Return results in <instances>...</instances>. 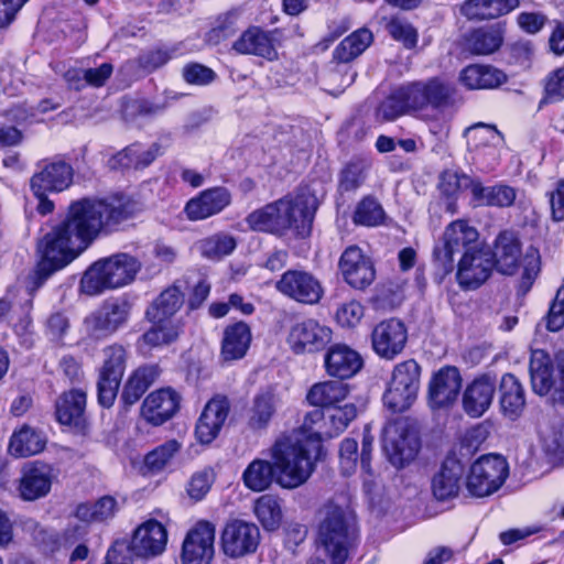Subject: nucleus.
<instances>
[{"label": "nucleus", "mask_w": 564, "mask_h": 564, "mask_svg": "<svg viewBox=\"0 0 564 564\" xmlns=\"http://www.w3.org/2000/svg\"><path fill=\"white\" fill-rule=\"evenodd\" d=\"M52 482V466L36 460L26 464L22 468L17 491L22 500L35 501L48 495Z\"/></svg>", "instance_id": "nucleus-19"}, {"label": "nucleus", "mask_w": 564, "mask_h": 564, "mask_svg": "<svg viewBox=\"0 0 564 564\" xmlns=\"http://www.w3.org/2000/svg\"><path fill=\"white\" fill-rule=\"evenodd\" d=\"M119 506L111 496H104L94 503L77 506L75 517L82 522H102L115 517Z\"/></svg>", "instance_id": "nucleus-49"}, {"label": "nucleus", "mask_w": 564, "mask_h": 564, "mask_svg": "<svg viewBox=\"0 0 564 564\" xmlns=\"http://www.w3.org/2000/svg\"><path fill=\"white\" fill-rule=\"evenodd\" d=\"M459 80L468 89H494L507 82V75L491 65L471 64L460 72Z\"/></svg>", "instance_id": "nucleus-34"}, {"label": "nucleus", "mask_w": 564, "mask_h": 564, "mask_svg": "<svg viewBox=\"0 0 564 564\" xmlns=\"http://www.w3.org/2000/svg\"><path fill=\"white\" fill-rule=\"evenodd\" d=\"M251 338L250 327L246 323L238 322L228 325L223 334L221 358L225 361H234L243 358L250 347Z\"/></svg>", "instance_id": "nucleus-31"}, {"label": "nucleus", "mask_w": 564, "mask_h": 564, "mask_svg": "<svg viewBox=\"0 0 564 564\" xmlns=\"http://www.w3.org/2000/svg\"><path fill=\"white\" fill-rule=\"evenodd\" d=\"M338 268L344 281L357 290H365L376 279L371 259L357 246H349L344 250Z\"/></svg>", "instance_id": "nucleus-18"}, {"label": "nucleus", "mask_w": 564, "mask_h": 564, "mask_svg": "<svg viewBox=\"0 0 564 564\" xmlns=\"http://www.w3.org/2000/svg\"><path fill=\"white\" fill-rule=\"evenodd\" d=\"M357 416V408L354 403H346L343 406H332L325 412L314 410L305 416L304 427L310 432L325 434L333 437L341 433L349 423Z\"/></svg>", "instance_id": "nucleus-17"}, {"label": "nucleus", "mask_w": 564, "mask_h": 564, "mask_svg": "<svg viewBox=\"0 0 564 564\" xmlns=\"http://www.w3.org/2000/svg\"><path fill=\"white\" fill-rule=\"evenodd\" d=\"M412 108L417 110L431 107L442 109L453 105L456 94L455 85L444 78L433 77L427 80L409 83Z\"/></svg>", "instance_id": "nucleus-14"}, {"label": "nucleus", "mask_w": 564, "mask_h": 564, "mask_svg": "<svg viewBox=\"0 0 564 564\" xmlns=\"http://www.w3.org/2000/svg\"><path fill=\"white\" fill-rule=\"evenodd\" d=\"M137 212V204L131 199L83 198L73 202L65 218L39 245L41 260L29 276L30 290L40 289L53 273L74 261L99 236L118 230Z\"/></svg>", "instance_id": "nucleus-1"}, {"label": "nucleus", "mask_w": 564, "mask_h": 564, "mask_svg": "<svg viewBox=\"0 0 564 564\" xmlns=\"http://www.w3.org/2000/svg\"><path fill=\"white\" fill-rule=\"evenodd\" d=\"M369 163L365 160L349 162L340 172L338 191L354 192L365 182Z\"/></svg>", "instance_id": "nucleus-57"}, {"label": "nucleus", "mask_w": 564, "mask_h": 564, "mask_svg": "<svg viewBox=\"0 0 564 564\" xmlns=\"http://www.w3.org/2000/svg\"><path fill=\"white\" fill-rule=\"evenodd\" d=\"M104 361L97 381L98 401L109 408L117 397L126 370L127 350L121 345H110L102 350Z\"/></svg>", "instance_id": "nucleus-10"}, {"label": "nucleus", "mask_w": 564, "mask_h": 564, "mask_svg": "<svg viewBox=\"0 0 564 564\" xmlns=\"http://www.w3.org/2000/svg\"><path fill=\"white\" fill-rule=\"evenodd\" d=\"M525 406L524 390L520 381L511 373L502 376L500 381V408L505 416L518 419Z\"/></svg>", "instance_id": "nucleus-38"}, {"label": "nucleus", "mask_w": 564, "mask_h": 564, "mask_svg": "<svg viewBox=\"0 0 564 564\" xmlns=\"http://www.w3.org/2000/svg\"><path fill=\"white\" fill-rule=\"evenodd\" d=\"M215 525L198 521L186 534L182 545L183 564H210L215 553Z\"/></svg>", "instance_id": "nucleus-15"}, {"label": "nucleus", "mask_w": 564, "mask_h": 564, "mask_svg": "<svg viewBox=\"0 0 564 564\" xmlns=\"http://www.w3.org/2000/svg\"><path fill=\"white\" fill-rule=\"evenodd\" d=\"M477 180L455 170H446L440 176L438 188L448 197L455 196L464 189H469L473 194Z\"/></svg>", "instance_id": "nucleus-56"}, {"label": "nucleus", "mask_w": 564, "mask_h": 564, "mask_svg": "<svg viewBox=\"0 0 564 564\" xmlns=\"http://www.w3.org/2000/svg\"><path fill=\"white\" fill-rule=\"evenodd\" d=\"M496 393V380L484 375L475 378L463 393V410L470 417H480L490 408Z\"/></svg>", "instance_id": "nucleus-24"}, {"label": "nucleus", "mask_w": 564, "mask_h": 564, "mask_svg": "<svg viewBox=\"0 0 564 564\" xmlns=\"http://www.w3.org/2000/svg\"><path fill=\"white\" fill-rule=\"evenodd\" d=\"M275 477L274 462L256 458L248 464L242 473L241 479L249 490L261 492L267 490Z\"/></svg>", "instance_id": "nucleus-46"}, {"label": "nucleus", "mask_w": 564, "mask_h": 564, "mask_svg": "<svg viewBox=\"0 0 564 564\" xmlns=\"http://www.w3.org/2000/svg\"><path fill=\"white\" fill-rule=\"evenodd\" d=\"M386 30L390 36L403 44L405 48H413L417 44L416 29L405 19L392 17L386 22Z\"/></svg>", "instance_id": "nucleus-59"}, {"label": "nucleus", "mask_w": 564, "mask_h": 564, "mask_svg": "<svg viewBox=\"0 0 564 564\" xmlns=\"http://www.w3.org/2000/svg\"><path fill=\"white\" fill-rule=\"evenodd\" d=\"M276 398L273 392L262 391L257 393L248 410V427L253 432L267 430L276 412Z\"/></svg>", "instance_id": "nucleus-41"}, {"label": "nucleus", "mask_w": 564, "mask_h": 564, "mask_svg": "<svg viewBox=\"0 0 564 564\" xmlns=\"http://www.w3.org/2000/svg\"><path fill=\"white\" fill-rule=\"evenodd\" d=\"M83 329L85 335L91 340H101L116 333L98 310L85 317Z\"/></svg>", "instance_id": "nucleus-62"}, {"label": "nucleus", "mask_w": 564, "mask_h": 564, "mask_svg": "<svg viewBox=\"0 0 564 564\" xmlns=\"http://www.w3.org/2000/svg\"><path fill=\"white\" fill-rule=\"evenodd\" d=\"M521 257L519 240L511 232H502L496 240V249L492 253L494 264L503 274H513Z\"/></svg>", "instance_id": "nucleus-40"}, {"label": "nucleus", "mask_w": 564, "mask_h": 564, "mask_svg": "<svg viewBox=\"0 0 564 564\" xmlns=\"http://www.w3.org/2000/svg\"><path fill=\"white\" fill-rule=\"evenodd\" d=\"M180 449L181 444L176 440H169L145 455L144 466L151 473H160L171 463Z\"/></svg>", "instance_id": "nucleus-53"}, {"label": "nucleus", "mask_w": 564, "mask_h": 564, "mask_svg": "<svg viewBox=\"0 0 564 564\" xmlns=\"http://www.w3.org/2000/svg\"><path fill=\"white\" fill-rule=\"evenodd\" d=\"M316 197L307 189L267 204L246 217V223L253 231L284 236L293 231L296 236L305 237L311 232Z\"/></svg>", "instance_id": "nucleus-3"}, {"label": "nucleus", "mask_w": 564, "mask_h": 564, "mask_svg": "<svg viewBox=\"0 0 564 564\" xmlns=\"http://www.w3.org/2000/svg\"><path fill=\"white\" fill-rule=\"evenodd\" d=\"M348 392L347 383L327 380L313 384L306 394V400L314 406L328 409L344 401Z\"/></svg>", "instance_id": "nucleus-43"}, {"label": "nucleus", "mask_w": 564, "mask_h": 564, "mask_svg": "<svg viewBox=\"0 0 564 564\" xmlns=\"http://www.w3.org/2000/svg\"><path fill=\"white\" fill-rule=\"evenodd\" d=\"M167 543V531L162 523L150 519L133 532L130 545L137 557L149 558L162 554Z\"/></svg>", "instance_id": "nucleus-23"}, {"label": "nucleus", "mask_w": 564, "mask_h": 564, "mask_svg": "<svg viewBox=\"0 0 564 564\" xmlns=\"http://www.w3.org/2000/svg\"><path fill=\"white\" fill-rule=\"evenodd\" d=\"M384 216L380 203L371 196H366L357 204L352 221L359 226L376 227L383 223Z\"/></svg>", "instance_id": "nucleus-52"}, {"label": "nucleus", "mask_w": 564, "mask_h": 564, "mask_svg": "<svg viewBox=\"0 0 564 564\" xmlns=\"http://www.w3.org/2000/svg\"><path fill=\"white\" fill-rule=\"evenodd\" d=\"M416 431L404 419L389 422L382 433V447L389 462L400 468L413 460L420 451Z\"/></svg>", "instance_id": "nucleus-7"}, {"label": "nucleus", "mask_w": 564, "mask_h": 564, "mask_svg": "<svg viewBox=\"0 0 564 564\" xmlns=\"http://www.w3.org/2000/svg\"><path fill=\"white\" fill-rule=\"evenodd\" d=\"M564 99V67L549 74L544 84V97L541 104H552Z\"/></svg>", "instance_id": "nucleus-63"}, {"label": "nucleus", "mask_w": 564, "mask_h": 564, "mask_svg": "<svg viewBox=\"0 0 564 564\" xmlns=\"http://www.w3.org/2000/svg\"><path fill=\"white\" fill-rule=\"evenodd\" d=\"M98 311L115 332H117L128 323L131 313V303L127 299L120 297L106 302Z\"/></svg>", "instance_id": "nucleus-58"}, {"label": "nucleus", "mask_w": 564, "mask_h": 564, "mask_svg": "<svg viewBox=\"0 0 564 564\" xmlns=\"http://www.w3.org/2000/svg\"><path fill=\"white\" fill-rule=\"evenodd\" d=\"M541 446L546 455L562 457L564 455V423L554 422L540 431Z\"/></svg>", "instance_id": "nucleus-55"}, {"label": "nucleus", "mask_w": 564, "mask_h": 564, "mask_svg": "<svg viewBox=\"0 0 564 564\" xmlns=\"http://www.w3.org/2000/svg\"><path fill=\"white\" fill-rule=\"evenodd\" d=\"M318 536L333 564H344L355 547L359 529L355 510L346 498L330 500L324 507Z\"/></svg>", "instance_id": "nucleus-4"}, {"label": "nucleus", "mask_w": 564, "mask_h": 564, "mask_svg": "<svg viewBox=\"0 0 564 564\" xmlns=\"http://www.w3.org/2000/svg\"><path fill=\"white\" fill-rule=\"evenodd\" d=\"M503 43V29L499 25L478 28L465 37V50L473 55H489Z\"/></svg>", "instance_id": "nucleus-36"}, {"label": "nucleus", "mask_w": 564, "mask_h": 564, "mask_svg": "<svg viewBox=\"0 0 564 564\" xmlns=\"http://www.w3.org/2000/svg\"><path fill=\"white\" fill-rule=\"evenodd\" d=\"M464 467L456 458H446L441 470L432 479V491L437 500L455 497L459 490Z\"/></svg>", "instance_id": "nucleus-33"}, {"label": "nucleus", "mask_w": 564, "mask_h": 564, "mask_svg": "<svg viewBox=\"0 0 564 564\" xmlns=\"http://www.w3.org/2000/svg\"><path fill=\"white\" fill-rule=\"evenodd\" d=\"M326 372L330 377L349 379L362 367V358L358 351L345 344L329 347L324 357Z\"/></svg>", "instance_id": "nucleus-28"}, {"label": "nucleus", "mask_w": 564, "mask_h": 564, "mask_svg": "<svg viewBox=\"0 0 564 564\" xmlns=\"http://www.w3.org/2000/svg\"><path fill=\"white\" fill-rule=\"evenodd\" d=\"M230 203L231 194L227 188L213 187L189 199L184 210L189 220H203L219 214Z\"/></svg>", "instance_id": "nucleus-26"}, {"label": "nucleus", "mask_w": 564, "mask_h": 564, "mask_svg": "<svg viewBox=\"0 0 564 564\" xmlns=\"http://www.w3.org/2000/svg\"><path fill=\"white\" fill-rule=\"evenodd\" d=\"M529 371L536 394H550L553 403H564V365L554 369L550 355L535 349L531 352Z\"/></svg>", "instance_id": "nucleus-8"}, {"label": "nucleus", "mask_w": 564, "mask_h": 564, "mask_svg": "<svg viewBox=\"0 0 564 564\" xmlns=\"http://www.w3.org/2000/svg\"><path fill=\"white\" fill-rule=\"evenodd\" d=\"M229 413V401L225 397L213 398L204 408L196 424V435L200 443L209 444L219 434Z\"/></svg>", "instance_id": "nucleus-27"}, {"label": "nucleus", "mask_w": 564, "mask_h": 564, "mask_svg": "<svg viewBox=\"0 0 564 564\" xmlns=\"http://www.w3.org/2000/svg\"><path fill=\"white\" fill-rule=\"evenodd\" d=\"M141 261L132 254L119 252L94 262L80 280L83 293L94 296L108 290L123 288L135 280Z\"/></svg>", "instance_id": "nucleus-5"}, {"label": "nucleus", "mask_w": 564, "mask_h": 564, "mask_svg": "<svg viewBox=\"0 0 564 564\" xmlns=\"http://www.w3.org/2000/svg\"><path fill=\"white\" fill-rule=\"evenodd\" d=\"M322 452V441L316 432L301 429L279 437L269 449L275 466L276 484L285 489L305 484Z\"/></svg>", "instance_id": "nucleus-2"}, {"label": "nucleus", "mask_w": 564, "mask_h": 564, "mask_svg": "<svg viewBox=\"0 0 564 564\" xmlns=\"http://www.w3.org/2000/svg\"><path fill=\"white\" fill-rule=\"evenodd\" d=\"M520 6V0H466L460 13L468 20H489L505 15Z\"/></svg>", "instance_id": "nucleus-35"}, {"label": "nucleus", "mask_w": 564, "mask_h": 564, "mask_svg": "<svg viewBox=\"0 0 564 564\" xmlns=\"http://www.w3.org/2000/svg\"><path fill=\"white\" fill-rule=\"evenodd\" d=\"M237 246L235 238L228 234H216L202 241V252L210 259H220L230 254Z\"/></svg>", "instance_id": "nucleus-60"}, {"label": "nucleus", "mask_w": 564, "mask_h": 564, "mask_svg": "<svg viewBox=\"0 0 564 564\" xmlns=\"http://www.w3.org/2000/svg\"><path fill=\"white\" fill-rule=\"evenodd\" d=\"M83 329L85 335L91 340H101L116 333L98 310L85 317Z\"/></svg>", "instance_id": "nucleus-61"}, {"label": "nucleus", "mask_w": 564, "mask_h": 564, "mask_svg": "<svg viewBox=\"0 0 564 564\" xmlns=\"http://www.w3.org/2000/svg\"><path fill=\"white\" fill-rule=\"evenodd\" d=\"M420 379L421 366L414 359L397 364L382 395L384 406L393 413L410 409L417 398Z\"/></svg>", "instance_id": "nucleus-6"}, {"label": "nucleus", "mask_w": 564, "mask_h": 564, "mask_svg": "<svg viewBox=\"0 0 564 564\" xmlns=\"http://www.w3.org/2000/svg\"><path fill=\"white\" fill-rule=\"evenodd\" d=\"M516 198L517 188L503 183L485 186L477 180L473 188V200L479 206L506 208L512 206Z\"/></svg>", "instance_id": "nucleus-39"}, {"label": "nucleus", "mask_w": 564, "mask_h": 564, "mask_svg": "<svg viewBox=\"0 0 564 564\" xmlns=\"http://www.w3.org/2000/svg\"><path fill=\"white\" fill-rule=\"evenodd\" d=\"M261 540L257 524L241 519L228 520L220 533L223 552L231 558H239L257 551Z\"/></svg>", "instance_id": "nucleus-12"}, {"label": "nucleus", "mask_w": 564, "mask_h": 564, "mask_svg": "<svg viewBox=\"0 0 564 564\" xmlns=\"http://www.w3.org/2000/svg\"><path fill=\"white\" fill-rule=\"evenodd\" d=\"M464 137L467 140L469 151H479L481 148H489L499 139V132L492 124L478 122L466 128Z\"/></svg>", "instance_id": "nucleus-54"}, {"label": "nucleus", "mask_w": 564, "mask_h": 564, "mask_svg": "<svg viewBox=\"0 0 564 564\" xmlns=\"http://www.w3.org/2000/svg\"><path fill=\"white\" fill-rule=\"evenodd\" d=\"M409 85L397 88L377 109V117L383 121H392L408 111H415L410 99Z\"/></svg>", "instance_id": "nucleus-48"}, {"label": "nucleus", "mask_w": 564, "mask_h": 564, "mask_svg": "<svg viewBox=\"0 0 564 564\" xmlns=\"http://www.w3.org/2000/svg\"><path fill=\"white\" fill-rule=\"evenodd\" d=\"M508 475L509 466L502 456L484 455L470 466L467 488L473 496L486 497L497 491Z\"/></svg>", "instance_id": "nucleus-9"}, {"label": "nucleus", "mask_w": 564, "mask_h": 564, "mask_svg": "<svg viewBox=\"0 0 564 564\" xmlns=\"http://www.w3.org/2000/svg\"><path fill=\"white\" fill-rule=\"evenodd\" d=\"M282 295L301 304H317L324 294L321 281L311 272L301 269L286 270L275 282Z\"/></svg>", "instance_id": "nucleus-13"}, {"label": "nucleus", "mask_w": 564, "mask_h": 564, "mask_svg": "<svg viewBox=\"0 0 564 564\" xmlns=\"http://www.w3.org/2000/svg\"><path fill=\"white\" fill-rule=\"evenodd\" d=\"M86 392L72 389L64 392L56 401V417L63 425L79 427L84 422Z\"/></svg>", "instance_id": "nucleus-37"}, {"label": "nucleus", "mask_w": 564, "mask_h": 564, "mask_svg": "<svg viewBox=\"0 0 564 564\" xmlns=\"http://www.w3.org/2000/svg\"><path fill=\"white\" fill-rule=\"evenodd\" d=\"M159 368L154 365L142 366L135 369L129 377L121 399L126 405H132L140 400L144 392L159 377Z\"/></svg>", "instance_id": "nucleus-45"}, {"label": "nucleus", "mask_w": 564, "mask_h": 564, "mask_svg": "<svg viewBox=\"0 0 564 564\" xmlns=\"http://www.w3.org/2000/svg\"><path fill=\"white\" fill-rule=\"evenodd\" d=\"M372 41V32L361 28L339 43L334 51V58L340 63H348L362 54Z\"/></svg>", "instance_id": "nucleus-47"}, {"label": "nucleus", "mask_w": 564, "mask_h": 564, "mask_svg": "<svg viewBox=\"0 0 564 564\" xmlns=\"http://www.w3.org/2000/svg\"><path fill=\"white\" fill-rule=\"evenodd\" d=\"M462 388V376L454 366H445L437 370L429 383V402L432 409L452 405Z\"/></svg>", "instance_id": "nucleus-21"}, {"label": "nucleus", "mask_w": 564, "mask_h": 564, "mask_svg": "<svg viewBox=\"0 0 564 564\" xmlns=\"http://www.w3.org/2000/svg\"><path fill=\"white\" fill-rule=\"evenodd\" d=\"M232 47L240 54L257 55L268 61H274L278 57L271 34L258 26L246 30Z\"/></svg>", "instance_id": "nucleus-30"}, {"label": "nucleus", "mask_w": 564, "mask_h": 564, "mask_svg": "<svg viewBox=\"0 0 564 564\" xmlns=\"http://www.w3.org/2000/svg\"><path fill=\"white\" fill-rule=\"evenodd\" d=\"M492 253L485 250H466L458 263L457 281L463 289H477L490 276Z\"/></svg>", "instance_id": "nucleus-20"}, {"label": "nucleus", "mask_w": 564, "mask_h": 564, "mask_svg": "<svg viewBox=\"0 0 564 564\" xmlns=\"http://www.w3.org/2000/svg\"><path fill=\"white\" fill-rule=\"evenodd\" d=\"M253 511L265 530L273 531L280 527L282 510L275 497L271 495L261 496L256 500Z\"/></svg>", "instance_id": "nucleus-51"}, {"label": "nucleus", "mask_w": 564, "mask_h": 564, "mask_svg": "<svg viewBox=\"0 0 564 564\" xmlns=\"http://www.w3.org/2000/svg\"><path fill=\"white\" fill-rule=\"evenodd\" d=\"M408 343V328L399 318H388L378 323L371 332L373 351L382 359L392 360L399 356Z\"/></svg>", "instance_id": "nucleus-16"}, {"label": "nucleus", "mask_w": 564, "mask_h": 564, "mask_svg": "<svg viewBox=\"0 0 564 564\" xmlns=\"http://www.w3.org/2000/svg\"><path fill=\"white\" fill-rule=\"evenodd\" d=\"M180 397L170 388L151 392L141 405V416L158 426L169 421L178 410Z\"/></svg>", "instance_id": "nucleus-25"}, {"label": "nucleus", "mask_w": 564, "mask_h": 564, "mask_svg": "<svg viewBox=\"0 0 564 564\" xmlns=\"http://www.w3.org/2000/svg\"><path fill=\"white\" fill-rule=\"evenodd\" d=\"M330 338V328L315 319H306L292 326L288 341L294 352L302 354L323 349Z\"/></svg>", "instance_id": "nucleus-22"}, {"label": "nucleus", "mask_w": 564, "mask_h": 564, "mask_svg": "<svg viewBox=\"0 0 564 564\" xmlns=\"http://www.w3.org/2000/svg\"><path fill=\"white\" fill-rule=\"evenodd\" d=\"M184 304V294L176 285L169 286L152 302L145 312L150 322H166Z\"/></svg>", "instance_id": "nucleus-42"}, {"label": "nucleus", "mask_w": 564, "mask_h": 564, "mask_svg": "<svg viewBox=\"0 0 564 564\" xmlns=\"http://www.w3.org/2000/svg\"><path fill=\"white\" fill-rule=\"evenodd\" d=\"M151 323L153 326L142 335V341L150 347L169 345L175 341L183 330V324L178 319Z\"/></svg>", "instance_id": "nucleus-50"}, {"label": "nucleus", "mask_w": 564, "mask_h": 564, "mask_svg": "<svg viewBox=\"0 0 564 564\" xmlns=\"http://www.w3.org/2000/svg\"><path fill=\"white\" fill-rule=\"evenodd\" d=\"M161 153L159 143H153L149 148H143L139 143L131 144L117 154L108 162L110 169H135L141 170L149 166Z\"/></svg>", "instance_id": "nucleus-32"}, {"label": "nucleus", "mask_w": 564, "mask_h": 564, "mask_svg": "<svg viewBox=\"0 0 564 564\" xmlns=\"http://www.w3.org/2000/svg\"><path fill=\"white\" fill-rule=\"evenodd\" d=\"M72 182V166L65 162H52L32 176L30 185L33 194L42 195L47 192H62Z\"/></svg>", "instance_id": "nucleus-29"}, {"label": "nucleus", "mask_w": 564, "mask_h": 564, "mask_svg": "<svg viewBox=\"0 0 564 564\" xmlns=\"http://www.w3.org/2000/svg\"><path fill=\"white\" fill-rule=\"evenodd\" d=\"M478 238V231L464 220L451 223L443 235V239L434 248L433 256L436 265L444 272L449 273L454 269V254L463 250Z\"/></svg>", "instance_id": "nucleus-11"}, {"label": "nucleus", "mask_w": 564, "mask_h": 564, "mask_svg": "<svg viewBox=\"0 0 564 564\" xmlns=\"http://www.w3.org/2000/svg\"><path fill=\"white\" fill-rule=\"evenodd\" d=\"M545 319L550 332H557L564 327V285L557 290Z\"/></svg>", "instance_id": "nucleus-64"}, {"label": "nucleus", "mask_w": 564, "mask_h": 564, "mask_svg": "<svg viewBox=\"0 0 564 564\" xmlns=\"http://www.w3.org/2000/svg\"><path fill=\"white\" fill-rule=\"evenodd\" d=\"M46 444L45 437L35 429L23 425L10 437L9 452L14 457H29L41 453Z\"/></svg>", "instance_id": "nucleus-44"}]
</instances>
